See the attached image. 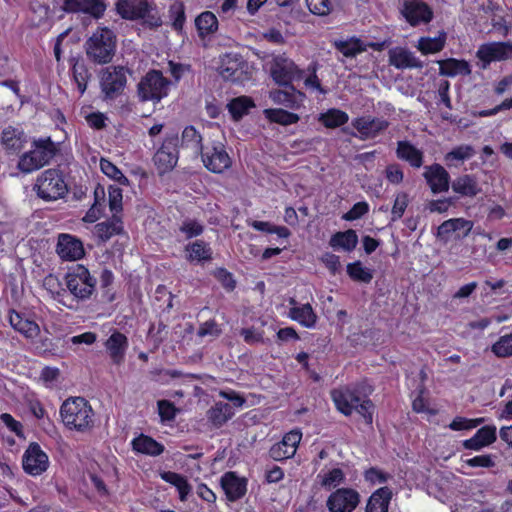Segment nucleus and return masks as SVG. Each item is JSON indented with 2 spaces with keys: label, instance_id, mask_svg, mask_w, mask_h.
Wrapping results in <instances>:
<instances>
[{
  "label": "nucleus",
  "instance_id": "32",
  "mask_svg": "<svg viewBox=\"0 0 512 512\" xmlns=\"http://www.w3.org/2000/svg\"><path fill=\"white\" fill-rule=\"evenodd\" d=\"M439 74L448 77H455L457 75H469L471 73L470 65L465 60H458L449 58L447 60L438 61Z\"/></svg>",
  "mask_w": 512,
  "mask_h": 512
},
{
  "label": "nucleus",
  "instance_id": "64",
  "mask_svg": "<svg viewBox=\"0 0 512 512\" xmlns=\"http://www.w3.org/2000/svg\"><path fill=\"white\" fill-rule=\"evenodd\" d=\"M221 334V329L215 320H208L202 323L198 329L197 335L199 337L213 336L217 337Z\"/></svg>",
  "mask_w": 512,
  "mask_h": 512
},
{
  "label": "nucleus",
  "instance_id": "7",
  "mask_svg": "<svg viewBox=\"0 0 512 512\" xmlns=\"http://www.w3.org/2000/svg\"><path fill=\"white\" fill-rule=\"evenodd\" d=\"M65 281L67 289L78 301L90 299L96 290V277L80 264L66 274Z\"/></svg>",
  "mask_w": 512,
  "mask_h": 512
},
{
  "label": "nucleus",
  "instance_id": "59",
  "mask_svg": "<svg viewBox=\"0 0 512 512\" xmlns=\"http://www.w3.org/2000/svg\"><path fill=\"white\" fill-rule=\"evenodd\" d=\"M408 195L406 193H399L396 195L392 211L391 221H397L402 218L407 206H408Z\"/></svg>",
  "mask_w": 512,
  "mask_h": 512
},
{
  "label": "nucleus",
  "instance_id": "1",
  "mask_svg": "<svg viewBox=\"0 0 512 512\" xmlns=\"http://www.w3.org/2000/svg\"><path fill=\"white\" fill-rule=\"evenodd\" d=\"M62 422L69 430L86 433L93 429L95 414L89 402L83 397L65 400L60 407Z\"/></svg>",
  "mask_w": 512,
  "mask_h": 512
},
{
  "label": "nucleus",
  "instance_id": "43",
  "mask_svg": "<svg viewBox=\"0 0 512 512\" xmlns=\"http://www.w3.org/2000/svg\"><path fill=\"white\" fill-rule=\"evenodd\" d=\"M195 25L199 36L203 38L217 31L218 20L214 13L205 11L196 17Z\"/></svg>",
  "mask_w": 512,
  "mask_h": 512
},
{
  "label": "nucleus",
  "instance_id": "18",
  "mask_svg": "<svg viewBox=\"0 0 512 512\" xmlns=\"http://www.w3.org/2000/svg\"><path fill=\"white\" fill-rule=\"evenodd\" d=\"M200 155L204 166L213 173H222L231 166V159L222 144L207 147Z\"/></svg>",
  "mask_w": 512,
  "mask_h": 512
},
{
  "label": "nucleus",
  "instance_id": "41",
  "mask_svg": "<svg viewBox=\"0 0 512 512\" xmlns=\"http://www.w3.org/2000/svg\"><path fill=\"white\" fill-rule=\"evenodd\" d=\"M289 317L306 328L314 327L317 321V316L310 304L292 307L289 311Z\"/></svg>",
  "mask_w": 512,
  "mask_h": 512
},
{
  "label": "nucleus",
  "instance_id": "34",
  "mask_svg": "<svg viewBox=\"0 0 512 512\" xmlns=\"http://www.w3.org/2000/svg\"><path fill=\"white\" fill-rule=\"evenodd\" d=\"M233 407L224 402H216L208 411V420L216 427H221L234 415Z\"/></svg>",
  "mask_w": 512,
  "mask_h": 512
},
{
  "label": "nucleus",
  "instance_id": "12",
  "mask_svg": "<svg viewBox=\"0 0 512 512\" xmlns=\"http://www.w3.org/2000/svg\"><path fill=\"white\" fill-rule=\"evenodd\" d=\"M351 125L356 130V132L351 133V135L362 141H366L377 138L387 130L390 123L384 118L362 116L353 119Z\"/></svg>",
  "mask_w": 512,
  "mask_h": 512
},
{
  "label": "nucleus",
  "instance_id": "14",
  "mask_svg": "<svg viewBox=\"0 0 512 512\" xmlns=\"http://www.w3.org/2000/svg\"><path fill=\"white\" fill-rule=\"evenodd\" d=\"M360 503V494L352 488H339L326 501L329 512H353Z\"/></svg>",
  "mask_w": 512,
  "mask_h": 512
},
{
  "label": "nucleus",
  "instance_id": "46",
  "mask_svg": "<svg viewBox=\"0 0 512 512\" xmlns=\"http://www.w3.org/2000/svg\"><path fill=\"white\" fill-rule=\"evenodd\" d=\"M334 47L345 57H355L366 50L364 43L355 37L334 41Z\"/></svg>",
  "mask_w": 512,
  "mask_h": 512
},
{
  "label": "nucleus",
  "instance_id": "42",
  "mask_svg": "<svg viewBox=\"0 0 512 512\" xmlns=\"http://www.w3.org/2000/svg\"><path fill=\"white\" fill-rule=\"evenodd\" d=\"M447 35L445 32H439L436 37H421L416 45L422 54H435L440 52L446 43Z\"/></svg>",
  "mask_w": 512,
  "mask_h": 512
},
{
  "label": "nucleus",
  "instance_id": "11",
  "mask_svg": "<svg viewBox=\"0 0 512 512\" xmlns=\"http://www.w3.org/2000/svg\"><path fill=\"white\" fill-rule=\"evenodd\" d=\"M481 68L487 69L492 62L512 59V42H488L481 44L476 52Z\"/></svg>",
  "mask_w": 512,
  "mask_h": 512
},
{
  "label": "nucleus",
  "instance_id": "9",
  "mask_svg": "<svg viewBox=\"0 0 512 512\" xmlns=\"http://www.w3.org/2000/svg\"><path fill=\"white\" fill-rule=\"evenodd\" d=\"M169 84L160 71L152 70L138 83V96L141 101L159 102L168 95Z\"/></svg>",
  "mask_w": 512,
  "mask_h": 512
},
{
  "label": "nucleus",
  "instance_id": "31",
  "mask_svg": "<svg viewBox=\"0 0 512 512\" xmlns=\"http://www.w3.org/2000/svg\"><path fill=\"white\" fill-rule=\"evenodd\" d=\"M123 232V225L120 217L113 215L110 220L100 222L94 226L93 233L101 242H106L115 235Z\"/></svg>",
  "mask_w": 512,
  "mask_h": 512
},
{
  "label": "nucleus",
  "instance_id": "16",
  "mask_svg": "<svg viewBox=\"0 0 512 512\" xmlns=\"http://www.w3.org/2000/svg\"><path fill=\"white\" fill-rule=\"evenodd\" d=\"M401 14L412 26L427 24L433 18V11L421 0H405L402 4Z\"/></svg>",
  "mask_w": 512,
  "mask_h": 512
},
{
  "label": "nucleus",
  "instance_id": "35",
  "mask_svg": "<svg viewBox=\"0 0 512 512\" xmlns=\"http://www.w3.org/2000/svg\"><path fill=\"white\" fill-rule=\"evenodd\" d=\"M132 446L136 452L149 456H158L164 452V446L161 443L143 434L133 439Z\"/></svg>",
  "mask_w": 512,
  "mask_h": 512
},
{
  "label": "nucleus",
  "instance_id": "58",
  "mask_svg": "<svg viewBox=\"0 0 512 512\" xmlns=\"http://www.w3.org/2000/svg\"><path fill=\"white\" fill-rule=\"evenodd\" d=\"M158 414L162 422L172 421L176 417L177 408L168 400H159L157 402Z\"/></svg>",
  "mask_w": 512,
  "mask_h": 512
},
{
  "label": "nucleus",
  "instance_id": "19",
  "mask_svg": "<svg viewBox=\"0 0 512 512\" xmlns=\"http://www.w3.org/2000/svg\"><path fill=\"white\" fill-rule=\"evenodd\" d=\"M301 439L302 433L299 430H292L286 433L280 442L270 448V457L275 461H282L293 457Z\"/></svg>",
  "mask_w": 512,
  "mask_h": 512
},
{
  "label": "nucleus",
  "instance_id": "47",
  "mask_svg": "<svg viewBox=\"0 0 512 512\" xmlns=\"http://www.w3.org/2000/svg\"><path fill=\"white\" fill-rule=\"evenodd\" d=\"M264 115L271 122H275L283 126L295 124L300 119L297 114L279 108L265 109Z\"/></svg>",
  "mask_w": 512,
  "mask_h": 512
},
{
  "label": "nucleus",
  "instance_id": "4",
  "mask_svg": "<svg viewBox=\"0 0 512 512\" xmlns=\"http://www.w3.org/2000/svg\"><path fill=\"white\" fill-rule=\"evenodd\" d=\"M116 35L108 28L97 29L85 42L87 58L95 64L110 63L116 51Z\"/></svg>",
  "mask_w": 512,
  "mask_h": 512
},
{
  "label": "nucleus",
  "instance_id": "22",
  "mask_svg": "<svg viewBox=\"0 0 512 512\" xmlns=\"http://www.w3.org/2000/svg\"><path fill=\"white\" fill-rule=\"evenodd\" d=\"M243 66L238 54L227 53L220 57L218 72L224 80L238 82L242 79Z\"/></svg>",
  "mask_w": 512,
  "mask_h": 512
},
{
  "label": "nucleus",
  "instance_id": "49",
  "mask_svg": "<svg viewBox=\"0 0 512 512\" xmlns=\"http://www.w3.org/2000/svg\"><path fill=\"white\" fill-rule=\"evenodd\" d=\"M253 106L254 103L251 98L246 96L234 98L227 105L229 112L236 120L245 115Z\"/></svg>",
  "mask_w": 512,
  "mask_h": 512
},
{
  "label": "nucleus",
  "instance_id": "20",
  "mask_svg": "<svg viewBox=\"0 0 512 512\" xmlns=\"http://www.w3.org/2000/svg\"><path fill=\"white\" fill-rule=\"evenodd\" d=\"M423 177L434 194L449 190L450 175L442 165L434 163L425 166Z\"/></svg>",
  "mask_w": 512,
  "mask_h": 512
},
{
  "label": "nucleus",
  "instance_id": "55",
  "mask_svg": "<svg viewBox=\"0 0 512 512\" xmlns=\"http://www.w3.org/2000/svg\"><path fill=\"white\" fill-rule=\"evenodd\" d=\"M492 352L498 357H508L512 355V333L500 337V339L493 344Z\"/></svg>",
  "mask_w": 512,
  "mask_h": 512
},
{
  "label": "nucleus",
  "instance_id": "57",
  "mask_svg": "<svg viewBox=\"0 0 512 512\" xmlns=\"http://www.w3.org/2000/svg\"><path fill=\"white\" fill-rule=\"evenodd\" d=\"M305 1H306V5H307L309 11L312 14H315L318 16H326L333 9V5L330 0H305Z\"/></svg>",
  "mask_w": 512,
  "mask_h": 512
},
{
  "label": "nucleus",
  "instance_id": "39",
  "mask_svg": "<svg viewBox=\"0 0 512 512\" xmlns=\"http://www.w3.org/2000/svg\"><path fill=\"white\" fill-rule=\"evenodd\" d=\"M358 243V236L352 229L344 232L335 233L329 241V245L334 249H342L344 251H352Z\"/></svg>",
  "mask_w": 512,
  "mask_h": 512
},
{
  "label": "nucleus",
  "instance_id": "45",
  "mask_svg": "<svg viewBox=\"0 0 512 512\" xmlns=\"http://www.w3.org/2000/svg\"><path fill=\"white\" fill-rule=\"evenodd\" d=\"M318 120L325 127L333 129L346 124L349 120V116L342 110L332 108L325 113H321Z\"/></svg>",
  "mask_w": 512,
  "mask_h": 512
},
{
  "label": "nucleus",
  "instance_id": "26",
  "mask_svg": "<svg viewBox=\"0 0 512 512\" xmlns=\"http://www.w3.org/2000/svg\"><path fill=\"white\" fill-rule=\"evenodd\" d=\"M389 64L397 69L422 68L423 63L410 50L394 47L388 51Z\"/></svg>",
  "mask_w": 512,
  "mask_h": 512
},
{
  "label": "nucleus",
  "instance_id": "52",
  "mask_svg": "<svg viewBox=\"0 0 512 512\" xmlns=\"http://www.w3.org/2000/svg\"><path fill=\"white\" fill-rule=\"evenodd\" d=\"M73 79L77 85V88L82 95L87 89L88 80L91 74L84 63L75 62L72 67Z\"/></svg>",
  "mask_w": 512,
  "mask_h": 512
},
{
  "label": "nucleus",
  "instance_id": "8",
  "mask_svg": "<svg viewBox=\"0 0 512 512\" xmlns=\"http://www.w3.org/2000/svg\"><path fill=\"white\" fill-rule=\"evenodd\" d=\"M34 191L38 197L45 201L58 200L67 193V185L62 174L57 169H47L36 179Z\"/></svg>",
  "mask_w": 512,
  "mask_h": 512
},
{
  "label": "nucleus",
  "instance_id": "23",
  "mask_svg": "<svg viewBox=\"0 0 512 512\" xmlns=\"http://www.w3.org/2000/svg\"><path fill=\"white\" fill-rule=\"evenodd\" d=\"M220 484L227 499L232 502L242 498L247 491L246 479L232 471L222 475Z\"/></svg>",
  "mask_w": 512,
  "mask_h": 512
},
{
  "label": "nucleus",
  "instance_id": "29",
  "mask_svg": "<svg viewBox=\"0 0 512 512\" xmlns=\"http://www.w3.org/2000/svg\"><path fill=\"white\" fill-rule=\"evenodd\" d=\"M9 323L17 332L28 339L37 337L40 333L39 325L22 314L12 310L9 315Z\"/></svg>",
  "mask_w": 512,
  "mask_h": 512
},
{
  "label": "nucleus",
  "instance_id": "24",
  "mask_svg": "<svg viewBox=\"0 0 512 512\" xmlns=\"http://www.w3.org/2000/svg\"><path fill=\"white\" fill-rule=\"evenodd\" d=\"M104 346L111 361L115 365H121L128 349L127 337L123 333L115 330L105 341Z\"/></svg>",
  "mask_w": 512,
  "mask_h": 512
},
{
  "label": "nucleus",
  "instance_id": "63",
  "mask_svg": "<svg viewBox=\"0 0 512 512\" xmlns=\"http://www.w3.org/2000/svg\"><path fill=\"white\" fill-rule=\"evenodd\" d=\"M36 350L39 355L43 357L56 356L58 354L57 347L54 345L53 340L48 337L40 340L36 345Z\"/></svg>",
  "mask_w": 512,
  "mask_h": 512
},
{
  "label": "nucleus",
  "instance_id": "28",
  "mask_svg": "<svg viewBox=\"0 0 512 512\" xmlns=\"http://www.w3.org/2000/svg\"><path fill=\"white\" fill-rule=\"evenodd\" d=\"M496 441V427L484 426L480 428L473 437L465 440L463 446L466 449L479 451Z\"/></svg>",
  "mask_w": 512,
  "mask_h": 512
},
{
  "label": "nucleus",
  "instance_id": "5",
  "mask_svg": "<svg viewBox=\"0 0 512 512\" xmlns=\"http://www.w3.org/2000/svg\"><path fill=\"white\" fill-rule=\"evenodd\" d=\"M117 13L126 20H143V24L150 28L162 25L160 13L151 2L147 0H117Z\"/></svg>",
  "mask_w": 512,
  "mask_h": 512
},
{
  "label": "nucleus",
  "instance_id": "15",
  "mask_svg": "<svg viewBox=\"0 0 512 512\" xmlns=\"http://www.w3.org/2000/svg\"><path fill=\"white\" fill-rule=\"evenodd\" d=\"M24 471L31 476H39L49 467V458L37 443H31L22 459Z\"/></svg>",
  "mask_w": 512,
  "mask_h": 512
},
{
  "label": "nucleus",
  "instance_id": "54",
  "mask_svg": "<svg viewBox=\"0 0 512 512\" xmlns=\"http://www.w3.org/2000/svg\"><path fill=\"white\" fill-rule=\"evenodd\" d=\"M170 19L175 30L181 31L185 23V11L182 3L175 2L169 8Z\"/></svg>",
  "mask_w": 512,
  "mask_h": 512
},
{
  "label": "nucleus",
  "instance_id": "56",
  "mask_svg": "<svg viewBox=\"0 0 512 512\" xmlns=\"http://www.w3.org/2000/svg\"><path fill=\"white\" fill-rule=\"evenodd\" d=\"M179 230L185 234L187 239H190L201 235L204 226L195 219H186L181 223Z\"/></svg>",
  "mask_w": 512,
  "mask_h": 512
},
{
  "label": "nucleus",
  "instance_id": "25",
  "mask_svg": "<svg viewBox=\"0 0 512 512\" xmlns=\"http://www.w3.org/2000/svg\"><path fill=\"white\" fill-rule=\"evenodd\" d=\"M63 9L66 12H83L98 19L103 16L106 5L102 0H65Z\"/></svg>",
  "mask_w": 512,
  "mask_h": 512
},
{
  "label": "nucleus",
  "instance_id": "62",
  "mask_svg": "<svg viewBox=\"0 0 512 512\" xmlns=\"http://www.w3.org/2000/svg\"><path fill=\"white\" fill-rule=\"evenodd\" d=\"M369 211V205L367 202H357L353 207L345 213L342 218L346 221H353L361 218Z\"/></svg>",
  "mask_w": 512,
  "mask_h": 512
},
{
  "label": "nucleus",
  "instance_id": "2",
  "mask_svg": "<svg viewBox=\"0 0 512 512\" xmlns=\"http://www.w3.org/2000/svg\"><path fill=\"white\" fill-rule=\"evenodd\" d=\"M331 397L341 413L349 416L355 411L363 417L367 425H372L374 405L370 399L360 395L357 387L345 386L334 389Z\"/></svg>",
  "mask_w": 512,
  "mask_h": 512
},
{
  "label": "nucleus",
  "instance_id": "13",
  "mask_svg": "<svg viewBox=\"0 0 512 512\" xmlns=\"http://www.w3.org/2000/svg\"><path fill=\"white\" fill-rule=\"evenodd\" d=\"M178 137L167 136L154 155V163L160 174L171 171L178 162Z\"/></svg>",
  "mask_w": 512,
  "mask_h": 512
},
{
  "label": "nucleus",
  "instance_id": "21",
  "mask_svg": "<svg viewBox=\"0 0 512 512\" xmlns=\"http://www.w3.org/2000/svg\"><path fill=\"white\" fill-rule=\"evenodd\" d=\"M284 87L285 89L271 90L269 98L277 105H282L289 109H298L304 101V93L297 90L292 84Z\"/></svg>",
  "mask_w": 512,
  "mask_h": 512
},
{
  "label": "nucleus",
  "instance_id": "30",
  "mask_svg": "<svg viewBox=\"0 0 512 512\" xmlns=\"http://www.w3.org/2000/svg\"><path fill=\"white\" fill-rule=\"evenodd\" d=\"M452 190L463 197H475L481 192L478 180L474 175L464 174L452 182Z\"/></svg>",
  "mask_w": 512,
  "mask_h": 512
},
{
  "label": "nucleus",
  "instance_id": "60",
  "mask_svg": "<svg viewBox=\"0 0 512 512\" xmlns=\"http://www.w3.org/2000/svg\"><path fill=\"white\" fill-rule=\"evenodd\" d=\"M108 196L110 210L116 215L122 210V190L118 187L110 186Z\"/></svg>",
  "mask_w": 512,
  "mask_h": 512
},
{
  "label": "nucleus",
  "instance_id": "38",
  "mask_svg": "<svg viewBox=\"0 0 512 512\" xmlns=\"http://www.w3.org/2000/svg\"><path fill=\"white\" fill-rule=\"evenodd\" d=\"M1 143L9 153L18 152L24 144L23 132L11 126L6 127L1 133Z\"/></svg>",
  "mask_w": 512,
  "mask_h": 512
},
{
  "label": "nucleus",
  "instance_id": "44",
  "mask_svg": "<svg viewBox=\"0 0 512 512\" xmlns=\"http://www.w3.org/2000/svg\"><path fill=\"white\" fill-rule=\"evenodd\" d=\"M317 480L320 485L325 489H332L345 481V474L340 468H332L328 470H322L317 475Z\"/></svg>",
  "mask_w": 512,
  "mask_h": 512
},
{
  "label": "nucleus",
  "instance_id": "17",
  "mask_svg": "<svg viewBox=\"0 0 512 512\" xmlns=\"http://www.w3.org/2000/svg\"><path fill=\"white\" fill-rule=\"evenodd\" d=\"M56 252L64 261H77L85 255L82 241L67 233L58 235Z\"/></svg>",
  "mask_w": 512,
  "mask_h": 512
},
{
  "label": "nucleus",
  "instance_id": "27",
  "mask_svg": "<svg viewBox=\"0 0 512 512\" xmlns=\"http://www.w3.org/2000/svg\"><path fill=\"white\" fill-rule=\"evenodd\" d=\"M398 159L407 162L412 168H420L424 162V153L409 141H398L396 148Z\"/></svg>",
  "mask_w": 512,
  "mask_h": 512
},
{
  "label": "nucleus",
  "instance_id": "61",
  "mask_svg": "<svg viewBox=\"0 0 512 512\" xmlns=\"http://www.w3.org/2000/svg\"><path fill=\"white\" fill-rule=\"evenodd\" d=\"M385 177L389 183L398 185L404 179V173L401 166L397 163L389 164L385 169Z\"/></svg>",
  "mask_w": 512,
  "mask_h": 512
},
{
  "label": "nucleus",
  "instance_id": "36",
  "mask_svg": "<svg viewBox=\"0 0 512 512\" xmlns=\"http://www.w3.org/2000/svg\"><path fill=\"white\" fill-rule=\"evenodd\" d=\"M391 495V490L388 487L376 490L367 502L366 512H388Z\"/></svg>",
  "mask_w": 512,
  "mask_h": 512
},
{
  "label": "nucleus",
  "instance_id": "50",
  "mask_svg": "<svg viewBox=\"0 0 512 512\" xmlns=\"http://www.w3.org/2000/svg\"><path fill=\"white\" fill-rule=\"evenodd\" d=\"M347 273L351 279L362 283H369L373 278L372 270L363 266L360 261L349 263Z\"/></svg>",
  "mask_w": 512,
  "mask_h": 512
},
{
  "label": "nucleus",
  "instance_id": "48",
  "mask_svg": "<svg viewBox=\"0 0 512 512\" xmlns=\"http://www.w3.org/2000/svg\"><path fill=\"white\" fill-rule=\"evenodd\" d=\"M475 153L476 151L472 145L463 144L454 147L451 151L446 153L444 159L449 165H453L454 162H464L472 158Z\"/></svg>",
  "mask_w": 512,
  "mask_h": 512
},
{
  "label": "nucleus",
  "instance_id": "6",
  "mask_svg": "<svg viewBox=\"0 0 512 512\" xmlns=\"http://www.w3.org/2000/svg\"><path fill=\"white\" fill-rule=\"evenodd\" d=\"M265 69L278 86H289L294 81L301 80L304 75V71L285 53L271 54L266 61Z\"/></svg>",
  "mask_w": 512,
  "mask_h": 512
},
{
  "label": "nucleus",
  "instance_id": "37",
  "mask_svg": "<svg viewBox=\"0 0 512 512\" xmlns=\"http://www.w3.org/2000/svg\"><path fill=\"white\" fill-rule=\"evenodd\" d=\"M159 475L163 481L173 485L177 489L179 493V499L181 501L184 502L187 500V497L190 494L192 487L184 476L171 471H162L159 473Z\"/></svg>",
  "mask_w": 512,
  "mask_h": 512
},
{
  "label": "nucleus",
  "instance_id": "51",
  "mask_svg": "<svg viewBox=\"0 0 512 512\" xmlns=\"http://www.w3.org/2000/svg\"><path fill=\"white\" fill-rule=\"evenodd\" d=\"M265 324L264 321H260V326L253 325L251 327L242 328L240 335L243 337L245 343L249 345L265 343V332L263 330Z\"/></svg>",
  "mask_w": 512,
  "mask_h": 512
},
{
  "label": "nucleus",
  "instance_id": "10",
  "mask_svg": "<svg viewBox=\"0 0 512 512\" xmlns=\"http://www.w3.org/2000/svg\"><path fill=\"white\" fill-rule=\"evenodd\" d=\"M126 73L123 66H110L102 71L100 87L106 99H115L123 93L127 83Z\"/></svg>",
  "mask_w": 512,
  "mask_h": 512
},
{
  "label": "nucleus",
  "instance_id": "40",
  "mask_svg": "<svg viewBox=\"0 0 512 512\" xmlns=\"http://www.w3.org/2000/svg\"><path fill=\"white\" fill-rule=\"evenodd\" d=\"M185 251L188 253L187 259L191 262H204L212 259V249L210 245L202 240L189 243L185 247Z\"/></svg>",
  "mask_w": 512,
  "mask_h": 512
},
{
  "label": "nucleus",
  "instance_id": "3",
  "mask_svg": "<svg viewBox=\"0 0 512 512\" xmlns=\"http://www.w3.org/2000/svg\"><path fill=\"white\" fill-rule=\"evenodd\" d=\"M56 153V144L50 137L35 139L30 149L19 157L17 168L24 174H30L48 165Z\"/></svg>",
  "mask_w": 512,
  "mask_h": 512
},
{
  "label": "nucleus",
  "instance_id": "33",
  "mask_svg": "<svg viewBox=\"0 0 512 512\" xmlns=\"http://www.w3.org/2000/svg\"><path fill=\"white\" fill-rule=\"evenodd\" d=\"M181 148L190 150L195 157L202 153V136L194 126L184 128L181 136Z\"/></svg>",
  "mask_w": 512,
  "mask_h": 512
},
{
  "label": "nucleus",
  "instance_id": "53",
  "mask_svg": "<svg viewBox=\"0 0 512 512\" xmlns=\"http://www.w3.org/2000/svg\"><path fill=\"white\" fill-rule=\"evenodd\" d=\"M100 168L106 176L117 181L118 183L122 185L129 184L128 178L111 161L102 158L100 161Z\"/></svg>",
  "mask_w": 512,
  "mask_h": 512
}]
</instances>
